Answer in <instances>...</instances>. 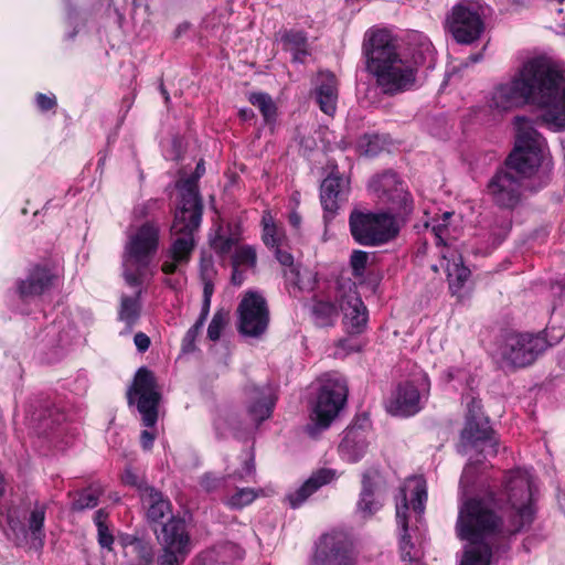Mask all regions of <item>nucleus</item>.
Returning a JSON list of instances; mask_svg holds the SVG:
<instances>
[{
  "label": "nucleus",
  "instance_id": "23",
  "mask_svg": "<svg viewBox=\"0 0 565 565\" xmlns=\"http://www.w3.org/2000/svg\"><path fill=\"white\" fill-rule=\"evenodd\" d=\"M511 536H482L475 541L467 540L470 546L466 548L460 565H490L492 547H501Z\"/></svg>",
  "mask_w": 565,
  "mask_h": 565
},
{
  "label": "nucleus",
  "instance_id": "3",
  "mask_svg": "<svg viewBox=\"0 0 565 565\" xmlns=\"http://www.w3.org/2000/svg\"><path fill=\"white\" fill-rule=\"evenodd\" d=\"M542 163L543 150L539 134L533 129L521 131L504 164L489 179L487 195L499 209H515L522 200L523 179L530 178Z\"/></svg>",
  "mask_w": 565,
  "mask_h": 565
},
{
  "label": "nucleus",
  "instance_id": "63",
  "mask_svg": "<svg viewBox=\"0 0 565 565\" xmlns=\"http://www.w3.org/2000/svg\"><path fill=\"white\" fill-rule=\"evenodd\" d=\"M108 518V513L104 509H99L96 511L94 521L97 527H102L106 524V520Z\"/></svg>",
  "mask_w": 565,
  "mask_h": 565
},
{
  "label": "nucleus",
  "instance_id": "19",
  "mask_svg": "<svg viewBox=\"0 0 565 565\" xmlns=\"http://www.w3.org/2000/svg\"><path fill=\"white\" fill-rule=\"evenodd\" d=\"M337 301L343 313V323L352 334L361 333L367 322V310L361 300L356 288L350 286L348 291L339 294Z\"/></svg>",
  "mask_w": 565,
  "mask_h": 565
},
{
  "label": "nucleus",
  "instance_id": "54",
  "mask_svg": "<svg viewBox=\"0 0 565 565\" xmlns=\"http://www.w3.org/2000/svg\"><path fill=\"white\" fill-rule=\"evenodd\" d=\"M98 530V543L102 547L111 550V545L114 543V536L109 532L108 526L104 525L102 527H97Z\"/></svg>",
  "mask_w": 565,
  "mask_h": 565
},
{
  "label": "nucleus",
  "instance_id": "61",
  "mask_svg": "<svg viewBox=\"0 0 565 565\" xmlns=\"http://www.w3.org/2000/svg\"><path fill=\"white\" fill-rule=\"evenodd\" d=\"M447 226L448 224L447 223H438V224H434L433 225V233L435 234L436 236V244L437 245H445V241H444V233L447 231Z\"/></svg>",
  "mask_w": 565,
  "mask_h": 565
},
{
  "label": "nucleus",
  "instance_id": "8",
  "mask_svg": "<svg viewBox=\"0 0 565 565\" xmlns=\"http://www.w3.org/2000/svg\"><path fill=\"white\" fill-rule=\"evenodd\" d=\"M46 510V503L39 500L12 504L7 509V524L17 545L31 541L35 548L43 547Z\"/></svg>",
  "mask_w": 565,
  "mask_h": 565
},
{
  "label": "nucleus",
  "instance_id": "46",
  "mask_svg": "<svg viewBox=\"0 0 565 565\" xmlns=\"http://www.w3.org/2000/svg\"><path fill=\"white\" fill-rule=\"evenodd\" d=\"M203 326L204 323L202 320H196V322L186 331L182 340V351L184 353H190L195 350V341Z\"/></svg>",
  "mask_w": 565,
  "mask_h": 565
},
{
  "label": "nucleus",
  "instance_id": "20",
  "mask_svg": "<svg viewBox=\"0 0 565 565\" xmlns=\"http://www.w3.org/2000/svg\"><path fill=\"white\" fill-rule=\"evenodd\" d=\"M338 477L337 470L330 468H320L295 491L286 494L285 501L288 502L291 509L301 507L309 497L317 492L321 487L329 484Z\"/></svg>",
  "mask_w": 565,
  "mask_h": 565
},
{
  "label": "nucleus",
  "instance_id": "7",
  "mask_svg": "<svg viewBox=\"0 0 565 565\" xmlns=\"http://www.w3.org/2000/svg\"><path fill=\"white\" fill-rule=\"evenodd\" d=\"M348 392L345 379L337 372L326 373L319 379L317 401L310 415V423L305 428L310 437L317 438L331 425L344 406Z\"/></svg>",
  "mask_w": 565,
  "mask_h": 565
},
{
  "label": "nucleus",
  "instance_id": "31",
  "mask_svg": "<svg viewBox=\"0 0 565 565\" xmlns=\"http://www.w3.org/2000/svg\"><path fill=\"white\" fill-rule=\"evenodd\" d=\"M311 315L317 327H331L339 316V308L331 301L317 300L311 307Z\"/></svg>",
  "mask_w": 565,
  "mask_h": 565
},
{
  "label": "nucleus",
  "instance_id": "45",
  "mask_svg": "<svg viewBox=\"0 0 565 565\" xmlns=\"http://www.w3.org/2000/svg\"><path fill=\"white\" fill-rule=\"evenodd\" d=\"M369 260V254L364 250H353L350 257V266L355 277H362L364 275Z\"/></svg>",
  "mask_w": 565,
  "mask_h": 565
},
{
  "label": "nucleus",
  "instance_id": "1",
  "mask_svg": "<svg viewBox=\"0 0 565 565\" xmlns=\"http://www.w3.org/2000/svg\"><path fill=\"white\" fill-rule=\"evenodd\" d=\"M530 104L543 110L548 126L565 129V70L545 57L530 58L510 81L493 88L489 100V107L501 113Z\"/></svg>",
  "mask_w": 565,
  "mask_h": 565
},
{
  "label": "nucleus",
  "instance_id": "11",
  "mask_svg": "<svg viewBox=\"0 0 565 565\" xmlns=\"http://www.w3.org/2000/svg\"><path fill=\"white\" fill-rule=\"evenodd\" d=\"M548 348L542 332H513L505 335L500 356L507 366L520 369L531 365Z\"/></svg>",
  "mask_w": 565,
  "mask_h": 565
},
{
  "label": "nucleus",
  "instance_id": "36",
  "mask_svg": "<svg viewBox=\"0 0 565 565\" xmlns=\"http://www.w3.org/2000/svg\"><path fill=\"white\" fill-rule=\"evenodd\" d=\"M163 207V201L159 199H150L145 201L134 209V216L136 220L150 218L159 222V215Z\"/></svg>",
  "mask_w": 565,
  "mask_h": 565
},
{
  "label": "nucleus",
  "instance_id": "28",
  "mask_svg": "<svg viewBox=\"0 0 565 565\" xmlns=\"http://www.w3.org/2000/svg\"><path fill=\"white\" fill-rule=\"evenodd\" d=\"M320 83L316 88L317 102L321 111L332 116L337 109L338 82L331 72L319 73Z\"/></svg>",
  "mask_w": 565,
  "mask_h": 565
},
{
  "label": "nucleus",
  "instance_id": "21",
  "mask_svg": "<svg viewBox=\"0 0 565 565\" xmlns=\"http://www.w3.org/2000/svg\"><path fill=\"white\" fill-rule=\"evenodd\" d=\"M422 408L418 388L411 382L399 384L393 392L387 411L396 416H412Z\"/></svg>",
  "mask_w": 565,
  "mask_h": 565
},
{
  "label": "nucleus",
  "instance_id": "48",
  "mask_svg": "<svg viewBox=\"0 0 565 565\" xmlns=\"http://www.w3.org/2000/svg\"><path fill=\"white\" fill-rule=\"evenodd\" d=\"M427 500L426 487L423 482H417L412 493V507L416 513H423L425 501Z\"/></svg>",
  "mask_w": 565,
  "mask_h": 565
},
{
  "label": "nucleus",
  "instance_id": "56",
  "mask_svg": "<svg viewBox=\"0 0 565 565\" xmlns=\"http://www.w3.org/2000/svg\"><path fill=\"white\" fill-rule=\"evenodd\" d=\"M214 275V265L211 259H202L200 263V277L201 280H205V278L213 279Z\"/></svg>",
  "mask_w": 565,
  "mask_h": 565
},
{
  "label": "nucleus",
  "instance_id": "53",
  "mask_svg": "<svg viewBox=\"0 0 565 565\" xmlns=\"http://www.w3.org/2000/svg\"><path fill=\"white\" fill-rule=\"evenodd\" d=\"M36 105L42 111L50 110L56 106V98L54 95L47 96L39 93L36 95Z\"/></svg>",
  "mask_w": 565,
  "mask_h": 565
},
{
  "label": "nucleus",
  "instance_id": "59",
  "mask_svg": "<svg viewBox=\"0 0 565 565\" xmlns=\"http://www.w3.org/2000/svg\"><path fill=\"white\" fill-rule=\"evenodd\" d=\"M154 439L156 435L153 431L145 429L140 434V444L145 450H150L152 448Z\"/></svg>",
  "mask_w": 565,
  "mask_h": 565
},
{
  "label": "nucleus",
  "instance_id": "41",
  "mask_svg": "<svg viewBox=\"0 0 565 565\" xmlns=\"http://www.w3.org/2000/svg\"><path fill=\"white\" fill-rule=\"evenodd\" d=\"M232 265L255 267L256 265V250L252 246H242L237 248L232 257Z\"/></svg>",
  "mask_w": 565,
  "mask_h": 565
},
{
  "label": "nucleus",
  "instance_id": "4",
  "mask_svg": "<svg viewBox=\"0 0 565 565\" xmlns=\"http://www.w3.org/2000/svg\"><path fill=\"white\" fill-rule=\"evenodd\" d=\"M362 51L365 68L374 76L375 84L382 94L395 96L415 86V66L408 62V58L399 55L388 31L367 32Z\"/></svg>",
  "mask_w": 565,
  "mask_h": 565
},
{
  "label": "nucleus",
  "instance_id": "43",
  "mask_svg": "<svg viewBox=\"0 0 565 565\" xmlns=\"http://www.w3.org/2000/svg\"><path fill=\"white\" fill-rule=\"evenodd\" d=\"M257 498V493L252 488L237 489L228 499V504L234 509H242L250 504Z\"/></svg>",
  "mask_w": 565,
  "mask_h": 565
},
{
  "label": "nucleus",
  "instance_id": "6",
  "mask_svg": "<svg viewBox=\"0 0 565 565\" xmlns=\"http://www.w3.org/2000/svg\"><path fill=\"white\" fill-rule=\"evenodd\" d=\"M203 203H201L195 184L188 181L182 195V206L174 212L170 228L171 235H180L171 244L168 250V259L162 263L161 269L171 275L178 271L180 266L190 262L194 249V232L201 225Z\"/></svg>",
  "mask_w": 565,
  "mask_h": 565
},
{
  "label": "nucleus",
  "instance_id": "64",
  "mask_svg": "<svg viewBox=\"0 0 565 565\" xmlns=\"http://www.w3.org/2000/svg\"><path fill=\"white\" fill-rule=\"evenodd\" d=\"M202 282H203V298L211 299L212 295L214 292L213 279L205 278V280H202Z\"/></svg>",
  "mask_w": 565,
  "mask_h": 565
},
{
  "label": "nucleus",
  "instance_id": "38",
  "mask_svg": "<svg viewBox=\"0 0 565 565\" xmlns=\"http://www.w3.org/2000/svg\"><path fill=\"white\" fill-rule=\"evenodd\" d=\"M238 239L233 235H227L224 233L223 228H218L215 236L211 239L212 249L221 255H227L233 247L237 244Z\"/></svg>",
  "mask_w": 565,
  "mask_h": 565
},
{
  "label": "nucleus",
  "instance_id": "27",
  "mask_svg": "<svg viewBox=\"0 0 565 565\" xmlns=\"http://www.w3.org/2000/svg\"><path fill=\"white\" fill-rule=\"evenodd\" d=\"M142 489L140 499L147 510L146 515L149 523H161L164 518L172 515V504L167 495L154 487Z\"/></svg>",
  "mask_w": 565,
  "mask_h": 565
},
{
  "label": "nucleus",
  "instance_id": "35",
  "mask_svg": "<svg viewBox=\"0 0 565 565\" xmlns=\"http://www.w3.org/2000/svg\"><path fill=\"white\" fill-rule=\"evenodd\" d=\"M408 62L415 66L416 72L419 66H426L427 68L433 67L435 64V54L431 43L427 40L420 42L418 47L413 50L412 57Z\"/></svg>",
  "mask_w": 565,
  "mask_h": 565
},
{
  "label": "nucleus",
  "instance_id": "10",
  "mask_svg": "<svg viewBox=\"0 0 565 565\" xmlns=\"http://www.w3.org/2000/svg\"><path fill=\"white\" fill-rule=\"evenodd\" d=\"M483 6L477 0H460L447 15V28L459 44H472L484 31Z\"/></svg>",
  "mask_w": 565,
  "mask_h": 565
},
{
  "label": "nucleus",
  "instance_id": "50",
  "mask_svg": "<svg viewBox=\"0 0 565 565\" xmlns=\"http://www.w3.org/2000/svg\"><path fill=\"white\" fill-rule=\"evenodd\" d=\"M189 554L161 551L158 557V565H182Z\"/></svg>",
  "mask_w": 565,
  "mask_h": 565
},
{
  "label": "nucleus",
  "instance_id": "29",
  "mask_svg": "<svg viewBox=\"0 0 565 565\" xmlns=\"http://www.w3.org/2000/svg\"><path fill=\"white\" fill-rule=\"evenodd\" d=\"M140 296L141 289H138L134 296H121L118 319L125 323V330L120 334H129L140 319L142 308Z\"/></svg>",
  "mask_w": 565,
  "mask_h": 565
},
{
  "label": "nucleus",
  "instance_id": "18",
  "mask_svg": "<svg viewBox=\"0 0 565 565\" xmlns=\"http://www.w3.org/2000/svg\"><path fill=\"white\" fill-rule=\"evenodd\" d=\"M154 533L161 551L190 554L192 543L183 519L171 515Z\"/></svg>",
  "mask_w": 565,
  "mask_h": 565
},
{
  "label": "nucleus",
  "instance_id": "33",
  "mask_svg": "<svg viewBox=\"0 0 565 565\" xmlns=\"http://www.w3.org/2000/svg\"><path fill=\"white\" fill-rule=\"evenodd\" d=\"M469 276L470 269L466 267L461 260H452L447 264V278L452 292H458L463 287Z\"/></svg>",
  "mask_w": 565,
  "mask_h": 565
},
{
  "label": "nucleus",
  "instance_id": "30",
  "mask_svg": "<svg viewBox=\"0 0 565 565\" xmlns=\"http://www.w3.org/2000/svg\"><path fill=\"white\" fill-rule=\"evenodd\" d=\"M381 508V503L374 499V483L369 472L362 476V490L358 502V510L364 518L373 515Z\"/></svg>",
  "mask_w": 565,
  "mask_h": 565
},
{
  "label": "nucleus",
  "instance_id": "9",
  "mask_svg": "<svg viewBox=\"0 0 565 565\" xmlns=\"http://www.w3.org/2000/svg\"><path fill=\"white\" fill-rule=\"evenodd\" d=\"M353 238L364 246H377L393 239L398 232L394 217L388 213L353 210L349 218Z\"/></svg>",
  "mask_w": 565,
  "mask_h": 565
},
{
  "label": "nucleus",
  "instance_id": "51",
  "mask_svg": "<svg viewBox=\"0 0 565 565\" xmlns=\"http://www.w3.org/2000/svg\"><path fill=\"white\" fill-rule=\"evenodd\" d=\"M122 482L125 484L136 487L140 493V497L142 495V491H143L142 488L150 487L147 482H145L143 480H140L139 477L130 468L125 470V472L122 475Z\"/></svg>",
  "mask_w": 565,
  "mask_h": 565
},
{
  "label": "nucleus",
  "instance_id": "32",
  "mask_svg": "<svg viewBox=\"0 0 565 565\" xmlns=\"http://www.w3.org/2000/svg\"><path fill=\"white\" fill-rule=\"evenodd\" d=\"M214 427L217 436L221 438H225L228 435L238 438L243 431L242 423L235 413L220 415L214 422Z\"/></svg>",
  "mask_w": 565,
  "mask_h": 565
},
{
  "label": "nucleus",
  "instance_id": "12",
  "mask_svg": "<svg viewBox=\"0 0 565 565\" xmlns=\"http://www.w3.org/2000/svg\"><path fill=\"white\" fill-rule=\"evenodd\" d=\"M128 403L131 405L137 398V408L142 416V423L146 427H153L158 419V405L160 394L157 391V383L153 373L147 367H140L129 388Z\"/></svg>",
  "mask_w": 565,
  "mask_h": 565
},
{
  "label": "nucleus",
  "instance_id": "58",
  "mask_svg": "<svg viewBox=\"0 0 565 565\" xmlns=\"http://www.w3.org/2000/svg\"><path fill=\"white\" fill-rule=\"evenodd\" d=\"M254 473H255V463H254V458L250 457L248 460H246L244 462L243 470L235 472L233 475V477L243 480L246 477L253 476Z\"/></svg>",
  "mask_w": 565,
  "mask_h": 565
},
{
  "label": "nucleus",
  "instance_id": "5",
  "mask_svg": "<svg viewBox=\"0 0 565 565\" xmlns=\"http://www.w3.org/2000/svg\"><path fill=\"white\" fill-rule=\"evenodd\" d=\"M467 416L466 425L460 434L458 452L469 456V461L463 468L460 478V489L462 497L470 493V487L473 484L477 473V465L481 459L473 458L472 451L477 456H495L498 452V440L489 420L481 414V402L476 397L467 396Z\"/></svg>",
  "mask_w": 565,
  "mask_h": 565
},
{
  "label": "nucleus",
  "instance_id": "22",
  "mask_svg": "<svg viewBox=\"0 0 565 565\" xmlns=\"http://www.w3.org/2000/svg\"><path fill=\"white\" fill-rule=\"evenodd\" d=\"M248 406L247 413L255 426L268 419L276 403L274 393L269 386H249L247 387Z\"/></svg>",
  "mask_w": 565,
  "mask_h": 565
},
{
  "label": "nucleus",
  "instance_id": "55",
  "mask_svg": "<svg viewBox=\"0 0 565 565\" xmlns=\"http://www.w3.org/2000/svg\"><path fill=\"white\" fill-rule=\"evenodd\" d=\"M134 342L137 350L141 353L146 352L151 344L150 338L143 332L136 333L134 337Z\"/></svg>",
  "mask_w": 565,
  "mask_h": 565
},
{
  "label": "nucleus",
  "instance_id": "34",
  "mask_svg": "<svg viewBox=\"0 0 565 565\" xmlns=\"http://www.w3.org/2000/svg\"><path fill=\"white\" fill-rule=\"evenodd\" d=\"M248 102L262 113L265 122H271L276 118V105L267 93H252Z\"/></svg>",
  "mask_w": 565,
  "mask_h": 565
},
{
  "label": "nucleus",
  "instance_id": "62",
  "mask_svg": "<svg viewBox=\"0 0 565 565\" xmlns=\"http://www.w3.org/2000/svg\"><path fill=\"white\" fill-rule=\"evenodd\" d=\"M232 267H233V270H232L231 281L234 286H241L243 284V281L245 280L244 271H242L239 269V267L236 265H232Z\"/></svg>",
  "mask_w": 565,
  "mask_h": 565
},
{
  "label": "nucleus",
  "instance_id": "42",
  "mask_svg": "<svg viewBox=\"0 0 565 565\" xmlns=\"http://www.w3.org/2000/svg\"><path fill=\"white\" fill-rule=\"evenodd\" d=\"M263 242L266 246L274 248L279 246L281 242V234L279 233L276 225L273 223L270 217H263Z\"/></svg>",
  "mask_w": 565,
  "mask_h": 565
},
{
  "label": "nucleus",
  "instance_id": "25",
  "mask_svg": "<svg viewBox=\"0 0 565 565\" xmlns=\"http://www.w3.org/2000/svg\"><path fill=\"white\" fill-rule=\"evenodd\" d=\"M54 278L55 275L49 266L35 265L28 277L18 282V292L21 298L40 296L52 287Z\"/></svg>",
  "mask_w": 565,
  "mask_h": 565
},
{
  "label": "nucleus",
  "instance_id": "14",
  "mask_svg": "<svg viewBox=\"0 0 565 565\" xmlns=\"http://www.w3.org/2000/svg\"><path fill=\"white\" fill-rule=\"evenodd\" d=\"M159 241L160 223L147 220L129 237L125 247V256L131 259L134 265L148 267L152 256L159 248Z\"/></svg>",
  "mask_w": 565,
  "mask_h": 565
},
{
  "label": "nucleus",
  "instance_id": "26",
  "mask_svg": "<svg viewBox=\"0 0 565 565\" xmlns=\"http://www.w3.org/2000/svg\"><path fill=\"white\" fill-rule=\"evenodd\" d=\"M407 511L408 503L406 493L402 492V500L396 504V521L398 526L402 530L401 539H399V553L401 558L404 562H407L406 565H425L420 562V553L415 548V545L411 541V536L408 535V523H407Z\"/></svg>",
  "mask_w": 565,
  "mask_h": 565
},
{
  "label": "nucleus",
  "instance_id": "44",
  "mask_svg": "<svg viewBox=\"0 0 565 565\" xmlns=\"http://www.w3.org/2000/svg\"><path fill=\"white\" fill-rule=\"evenodd\" d=\"M227 322V315L223 311H216L207 328V338L211 341H217L221 332Z\"/></svg>",
  "mask_w": 565,
  "mask_h": 565
},
{
  "label": "nucleus",
  "instance_id": "47",
  "mask_svg": "<svg viewBox=\"0 0 565 565\" xmlns=\"http://www.w3.org/2000/svg\"><path fill=\"white\" fill-rule=\"evenodd\" d=\"M132 260L129 259L127 256L124 255V278H125V281L131 286V287H139L141 285V276H142V273L143 270L147 268V267H140L138 265L136 270H130L128 268V263Z\"/></svg>",
  "mask_w": 565,
  "mask_h": 565
},
{
  "label": "nucleus",
  "instance_id": "16",
  "mask_svg": "<svg viewBox=\"0 0 565 565\" xmlns=\"http://www.w3.org/2000/svg\"><path fill=\"white\" fill-rule=\"evenodd\" d=\"M350 181L338 171H332L320 185V202L326 223L333 220L341 204L348 200Z\"/></svg>",
  "mask_w": 565,
  "mask_h": 565
},
{
  "label": "nucleus",
  "instance_id": "15",
  "mask_svg": "<svg viewBox=\"0 0 565 565\" xmlns=\"http://www.w3.org/2000/svg\"><path fill=\"white\" fill-rule=\"evenodd\" d=\"M370 190L377 198L391 205V210L399 214H408L413 210V201L403 182L392 171L374 177L369 183Z\"/></svg>",
  "mask_w": 565,
  "mask_h": 565
},
{
  "label": "nucleus",
  "instance_id": "2",
  "mask_svg": "<svg viewBox=\"0 0 565 565\" xmlns=\"http://www.w3.org/2000/svg\"><path fill=\"white\" fill-rule=\"evenodd\" d=\"M504 492L511 505L510 520L507 524L495 511L493 492L486 498L472 497L461 501L456 523L460 540L513 536L532 524L533 478L529 471L520 468L510 471L504 479Z\"/></svg>",
  "mask_w": 565,
  "mask_h": 565
},
{
  "label": "nucleus",
  "instance_id": "39",
  "mask_svg": "<svg viewBox=\"0 0 565 565\" xmlns=\"http://www.w3.org/2000/svg\"><path fill=\"white\" fill-rule=\"evenodd\" d=\"M281 42L284 43L285 49L289 51L298 49L301 50L308 46L307 35L302 31H286L281 35Z\"/></svg>",
  "mask_w": 565,
  "mask_h": 565
},
{
  "label": "nucleus",
  "instance_id": "49",
  "mask_svg": "<svg viewBox=\"0 0 565 565\" xmlns=\"http://www.w3.org/2000/svg\"><path fill=\"white\" fill-rule=\"evenodd\" d=\"M225 483V478L218 477L213 472H206L200 478V486L206 492H212Z\"/></svg>",
  "mask_w": 565,
  "mask_h": 565
},
{
  "label": "nucleus",
  "instance_id": "52",
  "mask_svg": "<svg viewBox=\"0 0 565 565\" xmlns=\"http://www.w3.org/2000/svg\"><path fill=\"white\" fill-rule=\"evenodd\" d=\"M205 172V167H204V161L203 160H200L198 163H196V167H195V172H194V175H192L191 178L186 179L182 185L180 186V190H181V196L183 195V191H184V188H185V184L188 181H193V183L195 184V190L196 192H199V189H198V183H196V180L199 178H201ZM198 196L200 199V201L202 202V199L200 196V193H198ZM180 206H182V200L180 201Z\"/></svg>",
  "mask_w": 565,
  "mask_h": 565
},
{
  "label": "nucleus",
  "instance_id": "13",
  "mask_svg": "<svg viewBox=\"0 0 565 565\" xmlns=\"http://www.w3.org/2000/svg\"><path fill=\"white\" fill-rule=\"evenodd\" d=\"M238 331L243 335L259 338L269 323V310L266 299L256 291H248L241 300L238 308Z\"/></svg>",
  "mask_w": 565,
  "mask_h": 565
},
{
  "label": "nucleus",
  "instance_id": "57",
  "mask_svg": "<svg viewBox=\"0 0 565 565\" xmlns=\"http://www.w3.org/2000/svg\"><path fill=\"white\" fill-rule=\"evenodd\" d=\"M364 148V154L367 157H375L381 148L379 146V137H370L366 141V143L363 146Z\"/></svg>",
  "mask_w": 565,
  "mask_h": 565
},
{
  "label": "nucleus",
  "instance_id": "37",
  "mask_svg": "<svg viewBox=\"0 0 565 565\" xmlns=\"http://www.w3.org/2000/svg\"><path fill=\"white\" fill-rule=\"evenodd\" d=\"M99 490L89 487L77 493V498L72 503L73 511H83L95 508L99 501Z\"/></svg>",
  "mask_w": 565,
  "mask_h": 565
},
{
  "label": "nucleus",
  "instance_id": "60",
  "mask_svg": "<svg viewBox=\"0 0 565 565\" xmlns=\"http://www.w3.org/2000/svg\"><path fill=\"white\" fill-rule=\"evenodd\" d=\"M275 255L277 260L284 266H290L294 263V257L289 252L282 250L279 246H275Z\"/></svg>",
  "mask_w": 565,
  "mask_h": 565
},
{
  "label": "nucleus",
  "instance_id": "24",
  "mask_svg": "<svg viewBox=\"0 0 565 565\" xmlns=\"http://www.w3.org/2000/svg\"><path fill=\"white\" fill-rule=\"evenodd\" d=\"M369 445V433L361 425L354 424L345 429L339 451L344 459L354 463L365 456Z\"/></svg>",
  "mask_w": 565,
  "mask_h": 565
},
{
  "label": "nucleus",
  "instance_id": "40",
  "mask_svg": "<svg viewBox=\"0 0 565 565\" xmlns=\"http://www.w3.org/2000/svg\"><path fill=\"white\" fill-rule=\"evenodd\" d=\"M126 545H131L134 547L135 553L138 555V557L143 561L145 565H150L153 558V552L152 546L136 536H131L127 539Z\"/></svg>",
  "mask_w": 565,
  "mask_h": 565
},
{
  "label": "nucleus",
  "instance_id": "17",
  "mask_svg": "<svg viewBox=\"0 0 565 565\" xmlns=\"http://www.w3.org/2000/svg\"><path fill=\"white\" fill-rule=\"evenodd\" d=\"M311 565H355L350 542L341 535H324Z\"/></svg>",
  "mask_w": 565,
  "mask_h": 565
}]
</instances>
